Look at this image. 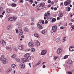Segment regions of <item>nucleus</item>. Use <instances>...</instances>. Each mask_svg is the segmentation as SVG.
Segmentation results:
<instances>
[{
    "mask_svg": "<svg viewBox=\"0 0 74 74\" xmlns=\"http://www.w3.org/2000/svg\"><path fill=\"white\" fill-rule=\"evenodd\" d=\"M22 60L23 62H26L27 60H30L31 59V56H29L28 57H27L26 59L22 58Z\"/></svg>",
    "mask_w": 74,
    "mask_h": 74,
    "instance_id": "obj_1",
    "label": "nucleus"
},
{
    "mask_svg": "<svg viewBox=\"0 0 74 74\" xmlns=\"http://www.w3.org/2000/svg\"><path fill=\"white\" fill-rule=\"evenodd\" d=\"M0 43L3 46H5L6 45V42L3 40H1Z\"/></svg>",
    "mask_w": 74,
    "mask_h": 74,
    "instance_id": "obj_2",
    "label": "nucleus"
},
{
    "mask_svg": "<svg viewBox=\"0 0 74 74\" xmlns=\"http://www.w3.org/2000/svg\"><path fill=\"white\" fill-rule=\"evenodd\" d=\"M51 15V14L50 13V11H48V12H46L44 15V16H45L46 17V18H47L48 17V16H50Z\"/></svg>",
    "mask_w": 74,
    "mask_h": 74,
    "instance_id": "obj_3",
    "label": "nucleus"
},
{
    "mask_svg": "<svg viewBox=\"0 0 74 74\" xmlns=\"http://www.w3.org/2000/svg\"><path fill=\"white\" fill-rule=\"evenodd\" d=\"M52 28L53 32L55 33V32H56V30H57V26L56 25H54L52 27Z\"/></svg>",
    "mask_w": 74,
    "mask_h": 74,
    "instance_id": "obj_4",
    "label": "nucleus"
},
{
    "mask_svg": "<svg viewBox=\"0 0 74 74\" xmlns=\"http://www.w3.org/2000/svg\"><path fill=\"white\" fill-rule=\"evenodd\" d=\"M44 3H42L40 4L39 6L40 8L41 9H44L45 7H44Z\"/></svg>",
    "mask_w": 74,
    "mask_h": 74,
    "instance_id": "obj_5",
    "label": "nucleus"
},
{
    "mask_svg": "<svg viewBox=\"0 0 74 74\" xmlns=\"http://www.w3.org/2000/svg\"><path fill=\"white\" fill-rule=\"evenodd\" d=\"M28 45L30 48L33 47H34V43L32 42H29V43Z\"/></svg>",
    "mask_w": 74,
    "mask_h": 74,
    "instance_id": "obj_6",
    "label": "nucleus"
},
{
    "mask_svg": "<svg viewBox=\"0 0 74 74\" xmlns=\"http://www.w3.org/2000/svg\"><path fill=\"white\" fill-rule=\"evenodd\" d=\"M69 51H74V47L73 46H71L69 47Z\"/></svg>",
    "mask_w": 74,
    "mask_h": 74,
    "instance_id": "obj_7",
    "label": "nucleus"
},
{
    "mask_svg": "<svg viewBox=\"0 0 74 74\" xmlns=\"http://www.w3.org/2000/svg\"><path fill=\"white\" fill-rule=\"evenodd\" d=\"M35 42L36 46L38 47V46L40 45V42H39L38 41L36 40H35Z\"/></svg>",
    "mask_w": 74,
    "mask_h": 74,
    "instance_id": "obj_8",
    "label": "nucleus"
},
{
    "mask_svg": "<svg viewBox=\"0 0 74 74\" xmlns=\"http://www.w3.org/2000/svg\"><path fill=\"white\" fill-rule=\"evenodd\" d=\"M7 63H8V60L6 58L2 61V63L4 64Z\"/></svg>",
    "mask_w": 74,
    "mask_h": 74,
    "instance_id": "obj_9",
    "label": "nucleus"
},
{
    "mask_svg": "<svg viewBox=\"0 0 74 74\" xmlns=\"http://www.w3.org/2000/svg\"><path fill=\"white\" fill-rule=\"evenodd\" d=\"M62 52V49L60 48H58L57 51V53H60Z\"/></svg>",
    "mask_w": 74,
    "mask_h": 74,
    "instance_id": "obj_10",
    "label": "nucleus"
},
{
    "mask_svg": "<svg viewBox=\"0 0 74 74\" xmlns=\"http://www.w3.org/2000/svg\"><path fill=\"white\" fill-rule=\"evenodd\" d=\"M47 52V51L46 50H42V52L41 53L42 55H44L46 54Z\"/></svg>",
    "mask_w": 74,
    "mask_h": 74,
    "instance_id": "obj_11",
    "label": "nucleus"
},
{
    "mask_svg": "<svg viewBox=\"0 0 74 74\" xmlns=\"http://www.w3.org/2000/svg\"><path fill=\"white\" fill-rule=\"evenodd\" d=\"M30 56V53H26L24 55V57L25 58V59H26L28 57H29Z\"/></svg>",
    "mask_w": 74,
    "mask_h": 74,
    "instance_id": "obj_12",
    "label": "nucleus"
},
{
    "mask_svg": "<svg viewBox=\"0 0 74 74\" xmlns=\"http://www.w3.org/2000/svg\"><path fill=\"white\" fill-rule=\"evenodd\" d=\"M5 48L6 49L9 50V51H11L12 50V47H10L6 46L5 47Z\"/></svg>",
    "mask_w": 74,
    "mask_h": 74,
    "instance_id": "obj_13",
    "label": "nucleus"
},
{
    "mask_svg": "<svg viewBox=\"0 0 74 74\" xmlns=\"http://www.w3.org/2000/svg\"><path fill=\"white\" fill-rule=\"evenodd\" d=\"M20 66L22 69H24L25 68V64L23 63H21L20 64Z\"/></svg>",
    "mask_w": 74,
    "mask_h": 74,
    "instance_id": "obj_14",
    "label": "nucleus"
},
{
    "mask_svg": "<svg viewBox=\"0 0 74 74\" xmlns=\"http://www.w3.org/2000/svg\"><path fill=\"white\" fill-rule=\"evenodd\" d=\"M12 25H10L8 26L7 29L8 30H10L12 29Z\"/></svg>",
    "mask_w": 74,
    "mask_h": 74,
    "instance_id": "obj_15",
    "label": "nucleus"
},
{
    "mask_svg": "<svg viewBox=\"0 0 74 74\" xmlns=\"http://www.w3.org/2000/svg\"><path fill=\"white\" fill-rule=\"evenodd\" d=\"M18 33L19 35L20 36H21V35L23 34V32L22 30L21 29H20L18 30Z\"/></svg>",
    "mask_w": 74,
    "mask_h": 74,
    "instance_id": "obj_16",
    "label": "nucleus"
},
{
    "mask_svg": "<svg viewBox=\"0 0 74 74\" xmlns=\"http://www.w3.org/2000/svg\"><path fill=\"white\" fill-rule=\"evenodd\" d=\"M5 56H2L1 57V58H0V59L1 60H2V61L3 60H4V59H5Z\"/></svg>",
    "mask_w": 74,
    "mask_h": 74,
    "instance_id": "obj_17",
    "label": "nucleus"
},
{
    "mask_svg": "<svg viewBox=\"0 0 74 74\" xmlns=\"http://www.w3.org/2000/svg\"><path fill=\"white\" fill-rule=\"evenodd\" d=\"M3 11V5L2 4L0 8V12H1Z\"/></svg>",
    "mask_w": 74,
    "mask_h": 74,
    "instance_id": "obj_18",
    "label": "nucleus"
},
{
    "mask_svg": "<svg viewBox=\"0 0 74 74\" xmlns=\"http://www.w3.org/2000/svg\"><path fill=\"white\" fill-rule=\"evenodd\" d=\"M8 20L9 21H12L14 20V18L12 17H11L9 18L8 19Z\"/></svg>",
    "mask_w": 74,
    "mask_h": 74,
    "instance_id": "obj_19",
    "label": "nucleus"
},
{
    "mask_svg": "<svg viewBox=\"0 0 74 74\" xmlns=\"http://www.w3.org/2000/svg\"><path fill=\"white\" fill-rule=\"evenodd\" d=\"M37 27L39 29H42V27L41 26V25H38L37 24Z\"/></svg>",
    "mask_w": 74,
    "mask_h": 74,
    "instance_id": "obj_20",
    "label": "nucleus"
},
{
    "mask_svg": "<svg viewBox=\"0 0 74 74\" xmlns=\"http://www.w3.org/2000/svg\"><path fill=\"white\" fill-rule=\"evenodd\" d=\"M72 63V60H68V64H70Z\"/></svg>",
    "mask_w": 74,
    "mask_h": 74,
    "instance_id": "obj_21",
    "label": "nucleus"
},
{
    "mask_svg": "<svg viewBox=\"0 0 74 74\" xmlns=\"http://www.w3.org/2000/svg\"><path fill=\"white\" fill-rule=\"evenodd\" d=\"M18 48L20 50H22L23 49V48H22V46H19L18 47Z\"/></svg>",
    "mask_w": 74,
    "mask_h": 74,
    "instance_id": "obj_22",
    "label": "nucleus"
},
{
    "mask_svg": "<svg viewBox=\"0 0 74 74\" xmlns=\"http://www.w3.org/2000/svg\"><path fill=\"white\" fill-rule=\"evenodd\" d=\"M12 70V69L11 68H10L7 69V71L9 73H10Z\"/></svg>",
    "mask_w": 74,
    "mask_h": 74,
    "instance_id": "obj_23",
    "label": "nucleus"
},
{
    "mask_svg": "<svg viewBox=\"0 0 74 74\" xmlns=\"http://www.w3.org/2000/svg\"><path fill=\"white\" fill-rule=\"evenodd\" d=\"M63 14L62 13H60L59 14V16L60 17H62L63 16Z\"/></svg>",
    "mask_w": 74,
    "mask_h": 74,
    "instance_id": "obj_24",
    "label": "nucleus"
},
{
    "mask_svg": "<svg viewBox=\"0 0 74 74\" xmlns=\"http://www.w3.org/2000/svg\"><path fill=\"white\" fill-rule=\"evenodd\" d=\"M24 30L25 32H29V29L25 27L24 28Z\"/></svg>",
    "mask_w": 74,
    "mask_h": 74,
    "instance_id": "obj_25",
    "label": "nucleus"
},
{
    "mask_svg": "<svg viewBox=\"0 0 74 74\" xmlns=\"http://www.w3.org/2000/svg\"><path fill=\"white\" fill-rule=\"evenodd\" d=\"M56 42H57V43L59 42V41H60V38H57L56 39Z\"/></svg>",
    "mask_w": 74,
    "mask_h": 74,
    "instance_id": "obj_26",
    "label": "nucleus"
},
{
    "mask_svg": "<svg viewBox=\"0 0 74 74\" xmlns=\"http://www.w3.org/2000/svg\"><path fill=\"white\" fill-rule=\"evenodd\" d=\"M34 36L35 37H37V38H38V37H39V36L38 35V34H37V33L35 34Z\"/></svg>",
    "mask_w": 74,
    "mask_h": 74,
    "instance_id": "obj_27",
    "label": "nucleus"
},
{
    "mask_svg": "<svg viewBox=\"0 0 74 74\" xmlns=\"http://www.w3.org/2000/svg\"><path fill=\"white\" fill-rule=\"evenodd\" d=\"M41 62V61H39V62L37 63L35 65L36 66H38V65H39L40 63Z\"/></svg>",
    "mask_w": 74,
    "mask_h": 74,
    "instance_id": "obj_28",
    "label": "nucleus"
},
{
    "mask_svg": "<svg viewBox=\"0 0 74 74\" xmlns=\"http://www.w3.org/2000/svg\"><path fill=\"white\" fill-rule=\"evenodd\" d=\"M16 61L17 62H20V60L18 58H16L15 59Z\"/></svg>",
    "mask_w": 74,
    "mask_h": 74,
    "instance_id": "obj_29",
    "label": "nucleus"
},
{
    "mask_svg": "<svg viewBox=\"0 0 74 74\" xmlns=\"http://www.w3.org/2000/svg\"><path fill=\"white\" fill-rule=\"evenodd\" d=\"M16 67V65L14 64H12V68H15Z\"/></svg>",
    "mask_w": 74,
    "mask_h": 74,
    "instance_id": "obj_30",
    "label": "nucleus"
},
{
    "mask_svg": "<svg viewBox=\"0 0 74 74\" xmlns=\"http://www.w3.org/2000/svg\"><path fill=\"white\" fill-rule=\"evenodd\" d=\"M46 30H44L42 31V34H44L45 33H46Z\"/></svg>",
    "mask_w": 74,
    "mask_h": 74,
    "instance_id": "obj_31",
    "label": "nucleus"
},
{
    "mask_svg": "<svg viewBox=\"0 0 74 74\" xmlns=\"http://www.w3.org/2000/svg\"><path fill=\"white\" fill-rule=\"evenodd\" d=\"M16 4L15 3H12V6L13 7H16Z\"/></svg>",
    "mask_w": 74,
    "mask_h": 74,
    "instance_id": "obj_32",
    "label": "nucleus"
},
{
    "mask_svg": "<svg viewBox=\"0 0 74 74\" xmlns=\"http://www.w3.org/2000/svg\"><path fill=\"white\" fill-rule=\"evenodd\" d=\"M68 3H67V1H66L64 2V5H65V6H66L68 5Z\"/></svg>",
    "mask_w": 74,
    "mask_h": 74,
    "instance_id": "obj_33",
    "label": "nucleus"
},
{
    "mask_svg": "<svg viewBox=\"0 0 74 74\" xmlns=\"http://www.w3.org/2000/svg\"><path fill=\"white\" fill-rule=\"evenodd\" d=\"M35 10L36 12H38V11H39V10H40V8H37L35 9Z\"/></svg>",
    "mask_w": 74,
    "mask_h": 74,
    "instance_id": "obj_34",
    "label": "nucleus"
},
{
    "mask_svg": "<svg viewBox=\"0 0 74 74\" xmlns=\"http://www.w3.org/2000/svg\"><path fill=\"white\" fill-rule=\"evenodd\" d=\"M31 50L32 52H34L36 50L34 48H32L31 49Z\"/></svg>",
    "mask_w": 74,
    "mask_h": 74,
    "instance_id": "obj_35",
    "label": "nucleus"
},
{
    "mask_svg": "<svg viewBox=\"0 0 74 74\" xmlns=\"http://www.w3.org/2000/svg\"><path fill=\"white\" fill-rule=\"evenodd\" d=\"M66 1L68 4H70L71 2V1H70L69 0H67Z\"/></svg>",
    "mask_w": 74,
    "mask_h": 74,
    "instance_id": "obj_36",
    "label": "nucleus"
},
{
    "mask_svg": "<svg viewBox=\"0 0 74 74\" xmlns=\"http://www.w3.org/2000/svg\"><path fill=\"white\" fill-rule=\"evenodd\" d=\"M66 37H65L63 38V41H62L63 42H64V41H66Z\"/></svg>",
    "mask_w": 74,
    "mask_h": 74,
    "instance_id": "obj_37",
    "label": "nucleus"
},
{
    "mask_svg": "<svg viewBox=\"0 0 74 74\" xmlns=\"http://www.w3.org/2000/svg\"><path fill=\"white\" fill-rule=\"evenodd\" d=\"M16 56V55L15 54H13L11 56L12 58H14Z\"/></svg>",
    "mask_w": 74,
    "mask_h": 74,
    "instance_id": "obj_38",
    "label": "nucleus"
},
{
    "mask_svg": "<svg viewBox=\"0 0 74 74\" xmlns=\"http://www.w3.org/2000/svg\"><path fill=\"white\" fill-rule=\"evenodd\" d=\"M68 56H69V55H66L64 57V59H67L68 58Z\"/></svg>",
    "mask_w": 74,
    "mask_h": 74,
    "instance_id": "obj_39",
    "label": "nucleus"
},
{
    "mask_svg": "<svg viewBox=\"0 0 74 74\" xmlns=\"http://www.w3.org/2000/svg\"><path fill=\"white\" fill-rule=\"evenodd\" d=\"M53 18V17H51V16H49V17H47V19H52Z\"/></svg>",
    "mask_w": 74,
    "mask_h": 74,
    "instance_id": "obj_40",
    "label": "nucleus"
},
{
    "mask_svg": "<svg viewBox=\"0 0 74 74\" xmlns=\"http://www.w3.org/2000/svg\"><path fill=\"white\" fill-rule=\"evenodd\" d=\"M13 20H14V21H15V20H16V18H17L16 16H13Z\"/></svg>",
    "mask_w": 74,
    "mask_h": 74,
    "instance_id": "obj_41",
    "label": "nucleus"
},
{
    "mask_svg": "<svg viewBox=\"0 0 74 74\" xmlns=\"http://www.w3.org/2000/svg\"><path fill=\"white\" fill-rule=\"evenodd\" d=\"M7 11L8 12H11V11L10 10V9H8L7 10Z\"/></svg>",
    "mask_w": 74,
    "mask_h": 74,
    "instance_id": "obj_42",
    "label": "nucleus"
},
{
    "mask_svg": "<svg viewBox=\"0 0 74 74\" xmlns=\"http://www.w3.org/2000/svg\"><path fill=\"white\" fill-rule=\"evenodd\" d=\"M52 22H55L56 21V19L55 18H53L52 20Z\"/></svg>",
    "mask_w": 74,
    "mask_h": 74,
    "instance_id": "obj_43",
    "label": "nucleus"
},
{
    "mask_svg": "<svg viewBox=\"0 0 74 74\" xmlns=\"http://www.w3.org/2000/svg\"><path fill=\"white\" fill-rule=\"evenodd\" d=\"M31 21L32 22H34V17L32 18L31 19Z\"/></svg>",
    "mask_w": 74,
    "mask_h": 74,
    "instance_id": "obj_44",
    "label": "nucleus"
},
{
    "mask_svg": "<svg viewBox=\"0 0 74 74\" xmlns=\"http://www.w3.org/2000/svg\"><path fill=\"white\" fill-rule=\"evenodd\" d=\"M67 73L68 74H72V72H71H71H70V71L68 72Z\"/></svg>",
    "mask_w": 74,
    "mask_h": 74,
    "instance_id": "obj_45",
    "label": "nucleus"
},
{
    "mask_svg": "<svg viewBox=\"0 0 74 74\" xmlns=\"http://www.w3.org/2000/svg\"><path fill=\"white\" fill-rule=\"evenodd\" d=\"M37 25H41V23L40 22H39L38 23Z\"/></svg>",
    "mask_w": 74,
    "mask_h": 74,
    "instance_id": "obj_46",
    "label": "nucleus"
},
{
    "mask_svg": "<svg viewBox=\"0 0 74 74\" xmlns=\"http://www.w3.org/2000/svg\"><path fill=\"white\" fill-rule=\"evenodd\" d=\"M16 31L17 34H18V29H16Z\"/></svg>",
    "mask_w": 74,
    "mask_h": 74,
    "instance_id": "obj_47",
    "label": "nucleus"
},
{
    "mask_svg": "<svg viewBox=\"0 0 74 74\" xmlns=\"http://www.w3.org/2000/svg\"><path fill=\"white\" fill-rule=\"evenodd\" d=\"M29 2H30V3H31V4H32V3H33V0H30L29 1Z\"/></svg>",
    "mask_w": 74,
    "mask_h": 74,
    "instance_id": "obj_48",
    "label": "nucleus"
},
{
    "mask_svg": "<svg viewBox=\"0 0 74 74\" xmlns=\"http://www.w3.org/2000/svg\"><path fill=\"white\" fill-rule=\"evenodd\" d=\"M58 58V57H55L54 58V60H56V59Z\"/></svg>",
    "mask_w": 74,
    "mask_h": 74,
    "instance_id": "obj_49",
    "label": "nucleus"
},
{
    "mask_svg": "<svg viewBox=\"0 0 74 74\" xmlns=\"http://www.w3.org/2000/svg\"><path fill=\"white\" fill-rule=\"evenodd\" d=\"M55 3H58V0H54Z\"/></svg>",
    "mask_w": 74,
    "mask_h": 74,
    "instance_id": "obj_50",
    "label": "nucleus"
},
{
    "mask_svg": "<svg viewBox=\"0 0 74 74\" xmlns=\"http://www.w3.org/2000/svg\"><path fill=\"white\" fill-rule=\"evenodd\" d=\"M34 23H31V25H32V26H33V25H34Z\"/></svg>",
    "mask_w": 74,
    "mask_h": 74,
    "instance_id": "obj_51",
    "label": "nucleus"
},
{
    "mask_svg": "<svg viewBox=\"0 0 74 74\" xmlns=\"http://www.w3.org/2000/svg\"><path fill=\"white\" fill-rule=\"evenodd\" d=\"M60 29H64V27H60Z\"/></svg>",
    "mask_w": 74,
    "mask_h": 74,
    "instance_id": "obj_52",
    "label": "nucleus"
},
{
    "mask_svg": "<svg viewBox=\"0 0 74 74\" xmlns=\"http://www.w3.org/2000/svg\"><path fill=\"white\" fill-rule=\"evenodd\" d=\"M47 2L48 3H51V0H49L47 1Z\"/></svg>",
    "mask_w": 74,
    "mask_h": 74,
    "instance_id": "obj_53",
    "label": "nucleus"
},
{
    "mask_svg": "<svg viewBox=\"0 0 74 74\" xmlns=\"http://www.w3.org/2000/svg\"><path fill=\"white\" fill-rule=\"evenodd\" d=\"M54 11H56V10H57V8H54Z\"/></svg>",
    "mask_w": 74,
    "mask_h": 74,
    "instance_id": "obj_54",
    "label": "nucleus"
},
{
    "mask_svg": "<svg viewBox=\"0 0 74 74\" xmlns=\"http://www.w3.org/2000/svg\"><path fill=\"white\" fill-rule=\"evenodd\" d=\"M60 17H57V19L58 21H59V20H60Z\"/></svg>",
    "mask_w": 74,
    "mask_h": 74,
    "instance_id": "obj_55",
    "label": "nucleus"
},
{
    "mask_svg": "<svg viewBox=\"0 0 74 74\" xmlns=\"http://www.w3.org/2000/svg\"><path fill=\"white\" fill-rule=\"evenodd\" d=\"M14 50H15V51H17V49L16 48H14Z\"/></svg>",
    "mask_w": 74,
    "mask_h": 74,
    "instance_id": "obj_56",
    "label": "nucleus"
},
{
    "mask_svg": "<svg viewBox=\"0 0 74 74\" xmlns=\"http://www.w3.org/2000/svg\"><path fill=\"white\" fill-rule=\"evenodd\" d=\"M71 27L72 28V29H74V25H72L71 26Z\"/></svg>",
    "mask_w": 74,
    "mask_h": 74,
    "instance_id": "obj_57",
    "label": "nucleus"
},
{
    "mask_svg": "<svg viewBox=\"0 0 74 74\" xmlns=\"http://www.w3.org/2000/svg\"><path fill=\"white\" fill-rule=\"evenodd\" d=\"M48 22V21L47 20H46L45 21V23H47Z\"/></svg>",
    "mask_w": 74,
    "mask_h": 74,
    "instance_id": "obj_58",
    "label": "nucleus"
},
{
    "mask_svg": "<svg viewBox=\"0 0 74 74\" xmlns=\"http://www.w3.org/2000/svg\"><path fill=\"white\" fill-rule=\"evenodd\" d=\"M69 25V26H72V23H70Z\"/></svg>",
    "mask_w": 74,
    "mask_h": 74,
    "instance_id": "obj_59",
    "label": "nucleus"
},
{
    "mask_svg": "<svg viewBox=\"0 0 74 74\" xmlns=\"http://www.w3.org/2000/svg\"><path fill=\"white\" fill-rule=\"evenodd\" d=\"M70 10H71V8H68V11H70Z\"/></svg>",
    "mask_w": 74,
    "mask_h": 74,
    "instance_id": "obj_60",
    "label": "nucleus"
},
{
    "mask_svg": "<svg viewBox=\"0 0 74 74\" xmlns=\"http://www.w3.org/2000/svg\"><path fill=\"white\" fill-rule=\"evenodd\" d=\"M51 10H53V9H54V8H53V7H52L51 8Z\"/></svg>",
    "mask_w": 74,
    "mask_h": 74,
    "instance_id": "obj_61",
    "label": "nucleus"
},
{
    "mask_svg": "<svg viewBox=\"0 0 74 74\" xmlns=\"http://www.w3.org/2000/svg\"><path fill=\"white\" fill-rule=\"evenodd\" d=\"M3 15H0V18H3Z\"/></svg>",
    "mask_w": 74,
    "mask_h": 74,
    "instance_id": "obj_62",
    "label": "nucleus"
},
{
    "mask_svg": "<svg viewBox=\"0 0 74 74\" xmlns=\"http://www.w3.org/2000/svg\"><path fill=\"white\" fill-rule=\"evenodd\" d=\"M4 14H5V11L3 12L2 13V15H4Z\"/></svg>",
    "mask_w": 74,
    "mask_h": 74,
    "instance_id": "obj_63",
    "label": "nucleus"
},
{
    "mask_svg": "<svg viewBox=\"0 0 74 74\" xmlns=\"http://www.w3.org/2000/svg\"><path fill=\"white\" fill-rule=\"evenodd\" d=\"M23 1L22 0H21L20 1V3H23Z\"/></svg>",
    "mask_w": 74,
    "mask_h": 74,
    "instance_id": "obj_64",
    "label": "nucleus"
}]
</instances>
